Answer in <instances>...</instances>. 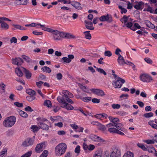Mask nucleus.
Returning a JSON list of instances; mask_svg holds the SVG:
<instances>
[{"label":"nucleus","mask_w":157,"mask_h":157,"mask_svg":"<svg viewBox=\"0 0 157 157\" xmlns=\"http://www.w3.org/2000/svg\"><path fill=\"white\" fill-rule=\"evenodd\" d=\"M59 31L57 30H54L51 29L50 33H52L53 35H57V34H59Z\"/></svg>","instance_id":"8fccbe9b"},{"label":"nucleus","mask_w":157,"mask_h":157,"mask_svg":"<svg viewBox=\"0 0 157 157\" xmlns=\"http://www.w3.org/2000/svg\"><path fill=\"white\" fill-rule=\"evenodd\" d=\"M22 70L25 74L26 78L29 79L31 78L32 74L29 70L23 67H22Z\"/></svg>","instance_id":"a211bd4d"},{"label":"nucleus","mask_w":157,"mask_h":157,"mask_svg":"<svg viewBox=\"0 0 157 157\" xmlns=\"http://www.w3.org/2000/svg\"><path fill=\"white\" fill-rule=\"evenodd\" d=\"M154 114L152 112H150L147 113H146L144 114L143 116L144 117L146 118H149L153 116Z\"/></svg>","instance_id":"58836bf2"},{"label":"nucleus","mask_w":157,"mask_h":157,"mask_svg":"<svg viewBox=\"0 0 157 157\" xmlns=\"http://www.w3.org/2000/svg\"><path fill=\"white\" fill-rule=\"evenodd\" d=\"M71 5L76 9L80 10L82 9L81 6V4L79 2L75 1H72Z\"/></svg>","instance_id":"f3484780"},{"label":"nucleus","mask_w":157,"mask_h":157,"mask_svg":"<svg viewBox=\"0 0 157 157\" xmlns=\"http://www.w3.org/2000/svg\"><path fill=\"white\" fill-rule=\"evenodd\" d=\"M17 38L14 37H13L10 40V42L11 43H16L17 42Z\"/></svg>","instance_id":"e2e57ef3"},{"label":"nucleus","mask_w":157,"mask_h":157,"mask_svg":"<svg viewBox=\"0 0 157 157\" xmlns=\"http://www.w3.org/2000/svg\"><path fill=\"white\" fill-rule=\"evenodd\" d=\"M36 120L38 121V122L43 123V122L48 121V120L45 118L43 117H38L36 118Z\"/></svg>","instance_id":"e433bc0d"},{"label":"nucleus","mask_w":157,"mask_h":157,"mask_svg":"<svg viewBox=\"0 0 157 157\" xmlns=\"http://www.w3.org/2000/svg\"><path fill=\"white\" fill-rule=\"evenodd\" d=\"M97 70L98 71V72H99L101 74H103L104 75H106L107 74V73L106 72L102 69L97 68Z\"/></svg>","instance_id":"3c124183"},{"label":"nucleus","mask_w":157,"mask_h":157,"mask_svg":"<svg viewBox=\"0 0 157 157\" xmlns=\"http://www.w3.org/2000/svg\"><path fill=\"white\" fill-rule=\"evenodd\" d=\"M35 98H36L34 96H30L27 97L26 99L29 101H32Z\"/></svg>","instance_id":"de8ad7c7"},{"label":"nucleus","mask_w":157,"mask_h":157,"mask_svg":"<svg viewBox=\"0 0 157 157\" xmlns=\"http://www.w3.org/2000/svg\"><path fill=\"white\" fill-rule=\"evenodd\" d=\"M1 27L3 29L7 30L9 28V25L6 23L4 22H2V21Z\"/></svg>","instance_id":"72a5a7b5"},{"label":"nucleus","mask_w":157,"mask_h":157,"mask_svg":"<svg viewBox=\"0 0 157 157\" xmlns=\"http://www.w3.org/2000/svg\"><path fill=\"white\" fill-rule=\"evenodd\" d=\"M109 121L112 122L113 123L115 124H117L119 121V119L117 117H113L112 116H109L108 117Z\"/></svg>","instance_id":"5701e85b"},{"label":"nucleus","mask_w":157,"mask_h":157,"mask_svg":"<svg viewBox=\"0 0 157 157\" xmlns=\"http://www.w3.org/2000/svg\"><path fill=\"white\" fill-rule=\"evenodd\" d=\"M16 118L14 116H11L5 118L3 122V126L6 128L11 127L15 124Z\"/></svg>","instance_id":"f03ea898"},{"label":"nucleus","mask_w":157,"mask_h":157,"mask_svg":"<svg viewBox=\"0 0 157 157\" xmlns=\"http://www.w3.org/2000/svg\"><path fill=\"white\" fill-rule=\"evenodd\" d=\"M14 105L16 106L21 108L23 106V104L22 103H20L18 102H15L14 103Z\"/></svg>","instance_id":"5fc2aeb1"},{"label":"nucleus","mask_w":157,"mask_h":157,"mask_svg":"<svg viewBox=\"0 0 157 157\" xmlns=\"http://www.w3.org/2000/svg\"><path fill=\"white\" fill-rule=\"evenodd\" d=\"M144 22L146 26L149 28H150L151 27V25H153V24H152L150 21L148 20H145Z\"/></svg>","instance_id":"0e129e2a"},{"label":"nucleus","mask_w":157,"mask_h":157,"mask_svg":"<svg viewBox=\"0 0 157 157\" xmlns=\"http://www.w3.org/2000/svg\"><path fill=\"white\" fill-rule=\"evenodd\" d=\"M34 140L31 138H28L23 142L22 145L24 147L32 146L33 144Z\"/></svg>","instance_id":"1a4fd4ad"},{"label":"nucleus","mask_w":157,"mask_h":157,"mask_svg":"<svg viewBox=\"0 0 157 157\" xmlns=\"http://www.w3.org/2000/svg\"><path fill=\"white\" fill-rule=\"evenodd\" d=\"M126 26L127 27V28H129L130 29L131 28H132V27L133 25V24L131 22H128L126 24H125Z\"/></svg>","instance_id":"774afa93"},{"label":"nucleus","mask_w":157,"mask_h":157,"mask_svg":"<svg viewBox=\"0 0 157 157\" xmlns=\"http://www.w3.org/2000/svg\"><path fill=\"white\" fill-rule=\"evenodd\" d=\"M75 37L73 35L69 33H66L65 35V38L67 39H72L75 38Z\"/></svg>","instance_id":"49530a36"},{"label":"nucleus","mask_w":157,"mask_h":157,"mask_svg":"<svg viewBox=\"0 0 157 157\" xmlns=\"http://www.w3.org/2000/svg\"><path fill=\"white\" fill-rule=\"evenodd\" d=\"M137 146L144 151H147V148L142 144L138 143L137 144Z\"/></svg>","instance_id":"c9c22d12"},{"label":"nucleus","mask_w":157,"mask_h":157,"mask_svg":"<svg viewBox=\"0 0 157 157\" xmlns=\"http://www.w3.org/2000/svg\"><path fill=\"white\" fill-rule=\"evenodd\" d=\"M144 60L147 63L149 64H152L153 63V61L152 60L149 58L146 57L144 58Z\"/></svg>","instance_id":"09e8293b"},{"label":"nucleus","mask_w":157,"mask_h":157,"mask_svg":"<svg viewBox=\"0 0 157 157\" xmlns=\"http://www.w3.org/2000/svg\"><path fill=\"white\" fill-rule=\"evenodd\" d=\"M44 144L43 143L39 144L37 145L35 147V151L37 153H39L42 152L44 149Z\"/></svg>","instance_id":"2eb2a0df"},{"label":"nucleus","mask_w":157,"mask_h":157,"mask_svg":"<svg viewBox=\"0 0 157 157\" xmlns=\"http://www.w3.org/2000/svg\"><path fill=\"white\" fill-rule=\"evenodd\" d=\"M140 78L141 81L145 82H150L153 80L151 76L145 73L140 75Z\"/></svg>","instance_id":"423d86ee"},{"label":"nucleus","mask_w":157,"mask_h":157,"mask_svg":"<svg viewBox=\"0 0 157 157\" xmlns=\"http://www.w3.org/2000/svg\"><path fill=\"white\" fill-rule=\"evenodd\" d=\"M22 59L19 57H16L15 58H13L12 59V63L14 64L17 66L21 65L23 63Z\"/></svg>","instance_id":"ddd939ff"},{"label":"nucleus","mask_w":157,"mask_h":157,"mask_svg":"<svg viewBox=\"0 0 157 157\" xmlns=\"http://www.w3.org/2000/svg\"><path fill=\"white\" fill-rule=\"evenodd\" d=\"M95 148V146L93 144H90L88 145V150L90 151H93Z\"/></svg>","instance_id":"680f3d73"},{"label":"nucleus","mask_w":157,"mask_h":157,"mask_svg":"<svg viewBox=\"0 0 157 157\" xmlns=\"http://www.w3.org/2000/svg\"><path fill=\"white\" fill-rule=\"evenodd\" d=\"M102 151L101 150H98L94 153L93 157H102Z\"/></svg>","instance_id":"393cba45"},{"label":"nucleus","mask_w":157,"mask_h":157,"mask_svg":"<svg viewBox=\"0 0 157 157\" xmlns=\"http://www.w3.org/2000/svg\"><path fill=\"white\" fill-rule=\"evenodd\" d=\"M110 157H121V151L120 148L117 147H113L112 148Z\"/></svg>","instance_id":"20e7f679"},{"label":"nucleus","mask_w":157,"mask_h":157,"mask_svg":"<svg viewBox=\"0 0 157 157\" xmlns=\"http://www.w3.org/2000/svg\"><path fill=\"white\" fill-rule=\"evenodd\" d=\"M32 153V151H29L22 155L21 157H30Z\"/></svg>","instance_id":"c03bdc74"},{"label":"nucleus","mask_w":157,"mask_h":157,"mask_svg":"<svg viewBox=\"0 0 157 157\" xmlns=\"http://www.w3.org/2000/svg\"><path fill=\"white\" fill-rule=\"evenodd\" d=\"M153 122L154 121H149L148 122V124L153 128L157 129V125L153 123Z\"/></svg>","instance_id":"a18cd8bd"},{"label":"nucleus","mask_w":157,"mask_h":157,"mask_svg":"<svg viewBox=\"0 0 157 157\" xmlns=\"http://www.w3.org/2000/svg\"><path fill=\"white\" fill-rule=\"evenodd\" d=\"M41 70L44 72L46 73H50L51 72V69L49 67L47 66H44L41 68Z\"/></svg>","instance_id":"c756f323"},{"label":"nucleus","mask_w":157,"mask_h":157,"mask_svg":"<svg viewBox=\"0 0 157 157\" xmlns=\"http://www.w3.org/2000/svg\"><path fill=\"white\" fill-rule=\"evenodd\" d=\"M48 154V151L47 150H45L40 155V157H47Z\"/></svg>","instance_id":"37998d69"},{"label":"nucleus","mask_w":157,"mask_h":157,"mask_svg":"<svg viewBox=\"0 0 157 157\" xmlns=\"http://www.w3.org/2000/svg\"><path fill=\"white\" fill-rule=\"evenodd\" d=\"M26 92L30 96H34L36 94L35 91L30 89H26Z\"/></svg>","instance_id":"c85d7f7f"},{"label":"nucleus","mask_w":157,"mask_h":157,"mask_svg":"<svg viewBox=\"0 0 157 157\" xmlns=\"http://www.w3.org/2000/svg\"><path fill=\"white\" fill-rule=\"evenodd\" d=\"M12 25L17 29H19L21 30H25L26 29V28L20 25L13 24Z\"/></svg>","instance_id":"2f4dec72"},{"label":"nucleus","mask_w":157,"mask_h":157,"mask_svg":"<svg viewBox=\"0 0 157 157\" xmlns=\"http://www.w3.org/2000/svg\"><path fill=\"white\" fill-rule=\"evenodd\" d=\"M94 117L99 119H104V118H107L108 117V115L105 113L98 114L94 115Z\"/></svg>","instance_id":"aec40b11"},{"label":"nucleus","mask_w":157,"mask_h":157,"mask_svg":"<svg viewBox=\"0 0 157 157\" xmlns=\"http://www.w3.org/2000/svg\"><path fill=\"white\" fill-rule=\"evenodd\" d=\"M115 79L112 83V85L115 88H121L123 84L125 82L124 79L119 77Z\"/></svg>","instance_id":"7ed1b4c3"},{"label":"nucleus","mask_w":157,"mask_h":157,"mask_svg":"<svg viewBox=\"0 0 157 157\" xmlns=\"http://www.w3.org/2000/svg\"><path fill=\"white\" fill-rule=\"evenodd\" d=\"M61 98H59L58 99V101L62 104L61 107L66 109L67 110H72L74 109L73 106L70 104L67 103L64 101H63Z\"/></svg>","instance_id":"39448f33"},{"label":"nucleus","mask_w":157,"mask_h":157,"mask_svg":"<svg viewBox=\"0 0 157 157\" xmlns=\"http://www.w3.org/2000/svg\"><path fill=\"white\" fill-rule=\"evenodd\" d=\"M115 124L113 123H110L106 124V127L108 128H112V127H115Z\"/></svg>","instance_id":"338daca9"},{"label":"nucleus","mask_w":157,"mask_h":157,"mask_svg":"<svg viewBox=\"0 0 157 157\" xmlns=\"http://www.w3.org/2000/svg\"><path fill=\"white\" fill-rule=\"evenodd\" d=\"M80 147L79 145H77L75 149V151L77 154L79 153L80 151Z\"/></svg>","instance_id":"13d9d810"},{"label":"nucleus","mask_w":157,"mask_h":157,"mask_svg":"<svg viewBox=\"0 0 157 157\" xmlns=\"http://www.w3.org/2000/svg\"><path fill=\"white\" fill-rule=\"evenodd\" d=\"M30 128L32 130L33 132H37L40 129V128L36 125H33L31 126Z\"/></svg>","instance_id":"cd10ccee"},{"label":"nucleus","mask_w":157,"mask_h":157,"mask_svg":"<svg viewBox=\"0 0 157 157\" xmlns=\"http://www.w3.org/2000/svg\"><path fill=\"white\" fill-rule=\"evenodd\" d=\"M1 89L3 93L5 92V87L6 85L3 83H2L0 85Z\"/></svg>","instance_id":"6e6d98bb"},{"label":"nucleus","mask_w":157,"mask_h":157,"mask_svg":"<svg viewBox=\"0 0 157 157\" xmlns=\"http://www.w3.org/2000/svg\"><path fill=\"white\" fill-rule=\"evenodd\" d=\"M155 141L157 143V141L156 140H146L145 141V142L147 144H154L155 143Z\"/></svg>","instance_id":"603ef678"},{"label":"nucleus","mask_w":157,"mask_h":157,"mask_svg":"<svg viewBox=\"0 0 157 157\" xmlns=\"http://www.w3.org/2000/svg\"><path fill=\"white\" fill-rule=\"evenodd\" d=\"M67 145L64 143L59 144L55 148V153L57 156H61L64 154L67 149Z\"/></svg>","instance_id":"f257e3e1"},{"label":"nucleus","mask_w":157,"mask_h":157,"mask_svg":"<svg viewBox=\"0 0 157 157\" xmlns=\"http://www.w3.org/2000/svg\"><path fill=\"white\" fill-rule=\"evenodd\" d=\"M129 17V16H127L126 15H124L123 17L120 19V20L122 22V23H124V24H125L127 23Z\"/></svg>","instance_id":"a878e982"},{"label":"nucleus","mask_w":157,"mask_h":157,"mask_svg":"<svg viewBox=\"0 0 157 157\" xmlns=\"http://www.w3.org/2000/svg\"><path fill=\"white\" fill-rule=\"evenodd\" d=\"M62 93L63 94V95L62 96V97L59 96L57 98L58 101V99L59 98H61L62 99H63L62 100L63 101H64V99L68 97L69 98H72L73 97V95L67 90H63L62 91Z\"/></svg>","instance_id":"9d476101"},{"label":"nucleus","mask_w":157,"mask_h":157,"mask_svg":"<svg viewBox=\"0 0 157 157\" xmlns=\"http://www.w3.org/2000/svg\"><path fill=\"white\" fill-rule=\"evenodd\" d=\"M66 34L64 32L59 31V35L60 36V40L61 38H65Z\"/></svg>","instance_id":"69168bd1"},{"label":"nucleus","mask_w":157,"mask_h":157,"mask_svg":"<svg viewBox=\"0 0 157 157\" xmlns=\"http://www.w3.org/2000/svg\"><path fill=\"white\" fill-rule=\"evenodd\" d=\"M115 127L116 128L119 130L123 132H124L125 129L123 127L122 124L120 123H118L115 124Z\"/></svg>","instance_id":"b1692460"},{"label":"nucleus","mask_w":157,"mask_h":157,"mask_svg":"<svg viewBox=\"0 0 157 157\" xmlns=\"http://www.w3.org/2000/svg\"><path fill=\"white\" fill-rule=\"evenodd\" d=\"M22 57L25 61L28 63H29L31 61V59L29 57L25 55H23L22 56Z\"/></svg>","instance_id":"ea45409f"},{"label":"nucleus","mask_w":157,"mask_h":157,"mask_svg":"<svg viewBox=\"0 0 157 157\" xmlns=\"http://www.w3.org/2000/svg\"><path fill=\"white\" fill-rule=\"evenodd\" d=\"M37 124L40 128L43 130H48L49 129V127L48 125L45 123L39 122H38Z\"/></svg>","instance_id":"dca6fc26"},{"label":"nucleus","mask_w":157,"mask_h":157,"mask_svg":"<svg viewBox=\"0 0 157 157\" xmlns=\"http://www.w3.org/2000/svg\"><path fill=\"white\" fill-rule=\"evenodd\" d=\"M44 105L49 108L51 107L52 104L51 101L49 100H46L44 102Z\"/></svg>","instance_id":"4c0bfd02"},{"label":"nucleus","mask_w":157,"mask_h":157,"mask_svg":"<svg viewBox=\"0 0 157 157\" xmlns=\"http://www.w3.org/2000/svg\"><path fill=\"white\" fill-rule=\"evenodd\" d=\"M98 129L104 133H106L107 132V131L106 130V127L103 125L101 124V123L98 126Z\"/></svg>","instance_id":"412c9836"},{"label":"nucleus","mask_w":157,"mask_h":157,"mask_svg":"<svg viewBox=\"0 0 157 157\" xmlns=\"http://www.w3.org/2000/svg\"><path fill=\"white\" fill-rule=\"evenodd\" d=\"M7 149L4 148L3 150L0 153V157H5L7 155Z\"/></svg>","instance_id":"473e14b6"},{"label":"nucleus","mask_w":157,"mask_h":157,"mask_svg":"<svg viewBox=\"0 0 157 157\" xmlns=\"http://www.w3.org/2000/svg\"><path fill=\"white\" fill-rule=\"evenodd\" d=\"M21 69H22V67L21 68ZM21 71H22V69L21 70L19 68H16L15 72L17 75L19 77L22 76H23V74Z\"/></svg>","instance_id":"7c9ffc66"},{"label":"nucleus","mask_w":157,"mask_h":157,"mask_svg":"<svg viewBox=\"0 0 157 157\" xmlns=\"http://www.w3.org/2000/svg\"><path fill=\"white\" fill-rule=\"evenodd\" d=\"M90 90L94 94L99 96L103 97L105 95L103 91L100 89L92 88L90 89Z\"/></svg>","instance_id":"6e6552de"},{"label":"nucleus","mask_w":157,"mask_h":157,"mask_svg":"<svg viewBox=\"0 0 157 157\" xmlns=\"http://www.w3.org/2000/svg\"><path fill=\"white\" fill-rule=\"evenodd\" d=\"M112 107L113 109H119L120 108L121 105L118 104H113L112 105Z\"/></svg>","instance_id":"bf43d9fd"},{"label":"nucleus","mask_w":157,"mask_h":157,"mask_svg":"<svg viewBox=\"0 0 157 157\" xmlns=\"http://www.w3.org/2000/svg\"><path fill=\"white\" fill-rule=\"evenodd\" d=\"M17 111L21 117L25 118L28 117V115L26 113L19 109H17Z\"/></svg>","instance_id":"4be33fe9"},{"label":"nucleus","mask_w":157,"mask_h":157,"mask_svg":"<svg viewBox=\"0 0 157 157\" xmlns=\"http://www.w3.org/2000/svg\"><path fill=\"white\" fill-rule=\"evenodd\" d=\"M104 55L105 56L110 57L112 56V54L110 51H105Z\"/></svg>","instance_id":"052dcab7"},{"label":"nucleus","mask_w":157,"mask_h":157,"mask_svg":"<svg viewBox=\"0 0 157 157\" xmlns=\"http://www.w3.org/2000/svg\"><path fill=\"white\" fill-rule=\"evenodd\" d=\"M136 4L134 6V8L137 10H142L144 6V3L142 1L136 2Z\"/></svg>","instance_id":"4468645a"},{"label":"nucleus","mask_w":157,"mask_h":157,"mask_svg":"<svg viewBox=\"0 0 157 157\" xmlns=\"http://www.w3.org/2000/svg\"><path fill=\"white\" fill-rule=\"evenodd\" d=\"M117 61L120 65H123L125 63L127 64L126 62H125L124 60L121 55H119L117 59Z\"/></svg>","instance_id":"6ab92c4d"},{"label":"nucleus","mask_w":157,"mask_h":157,"mask_svg":"<svg viewBox=\"0 0 157 157\" xmlns=\"http://www.w3.org/2000/svg\"><path fill=\"white\" fill-rule=\"evenodd\" d=\"M62 59L64 63H69L71 61V60H70L69 59L66 57H63Z\"/></svg>","instance_id":"864d4df0"},{"label":"nucleus","mask_w":157,"mask_h":157,"mask_svg":"<svg viewBox=\"0 0 157 157\" xmlns=\"http://www.w3.org/2000/svg\"><path fill=\"white\" fill-rule=\"evenodd\" d=\"M45 26V25H41L40 23H33V27H35L37 28H41L42 27H44Z\"/></svg>","instance_id":"79ce46f5"},{"label":"nucleus","mask_w":157,"mask_h":157,"mask_svg":"<svg viewBox=\"0 0 157 157\" xmlns=\"http://www.w3.org/2000/svg\"><path fill=\"white\" fill-rule=\"evenodd\" d=\"M123 157H134V153L130 151L126 152Z\"/></svg>","instance_id":"bb28decb"},{"label":"nucleus","mask_w":157,"mask_h":157,"mask_svg":"<svg viewBox=\"0 0 157 157\" xmlns=\"http://www.w3.org/2000/svg\"><path fill=\"white\" fill-rule=\"evenodd\" d=\"M90 31H85L84 32V33L85 34V38L87 39H90L91 38V34L89 33Z\"/></svg>","instance_id":"f704fd0d"},{"label":"nucleus","mask_w":157,"mask_h":157,"mask_svg":"<svg viewBox=\"0 0 157 157\" xmlns=\"http://www.w3.org/2000/svg\"><path fill=\"white\" fill-rule=\"evenodd\" d=\"M101 21H106L110 23L113 21L112 16L111 15L107 14L106 15H102L99 18Z\"/></svg>","instance_id":"0eeeda50"},{"label":"nucleus","mask_w":157,"mask_h":157,"mask_svg":"<svg viewBox=\"0 0 157 157\" xmlns=\"http://www.w3.org/2000/svg\"><path fill=\"white\" fill-rule=\"evenodd\" d=\"M89 138L92 141L95 142H103L105 140L100 137L94 134H91L89 136Z\"/></svg>","instance_id":"f8f14e48"},{"label":"nucleus","mask_w":157,"mask_h":157,"mask_svg":"<svg viewBox=\"0 0 157 157\" xmlns=\"http://www.w3.org/2000/svg\"><path fill=\"white\" fill-rule=\"evenodd\" d=\"M70 98L68 97L67 98H65L64 99V101H65L66 102V101H67L69 103L73 104L74 103V102Z\"/></svg>","instance_id":"4d7b16f0"},{"label":"nucleus","mask_w":157,"mask_h":157,"mask_svg":"<svg viewBox=\"0 0 157 157\" xmlns=\"http://www.w3.org/2000/svg\"><path fill=\"white\" fill-rule=\"evenodd\" d=\"M91 98L90 97H82V100L86 102H87L88 101H91Z\"/></svg>","instance_id":"a19ab883"},{"label":"nucleus","mask_w":157,"mask_h":157,"mask_svg":"<svg viewBox=\"0 0 157 157\" xmlns=\"http://www.w3.org/2000/svg\"><path fill=\"white\" fill-rule=\"evenodd\" d=\"M108 131L110 133L112 134H117L121 135V136H124V134L119 130L115 128L112 127L111 128H109L108 129Z\"/></svg>","instance_id":"9b49d317"}]
</instances>
